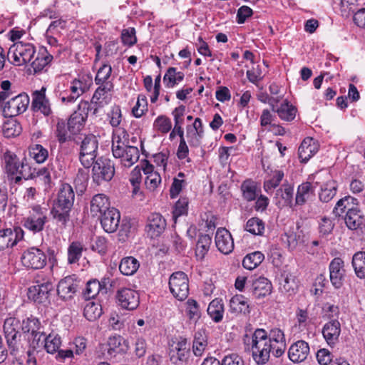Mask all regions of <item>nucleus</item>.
Masks as SVG:
<instances>
[{
  "mask_svg": "<svg viewBox=\"0 0 365 365\" xmlns=\"http://www.w3.org/2000/svg\"><path fill=\"white\" fill-rule=\"evenodd\" d=\"M73 207L53 202L51 214L56 224L61 228H66L71 220Z\"/></svg>",
  "mask_w": 365,
  "mask_h": 365,
  "instance_id": "ddd939ff",
  "label": "nucleus"
},
{
  "mask_svg": "<svg viewBox=\"0 0 365 365\" xmlns=\"http://www.w3.org/2000/svg\"><path fill=\"white\" fill-rule=\"evenodd\" d=\"M41 324L39 320L36 317H28L23 320L21 324V329L24 333L31 334L32 337V346L35 347L42 337V333L39 331Z\"/></svg>",
  "mask_w": 365,
  "mask_h": 365,
  "instance_id": "f3484780",
  "label": "nucleus"
},
{
  "mask_svg": "<svg viewBox=\"0 0 365 365\" xmlns=\"http://www.w3.org/2000/svg\"><path fill=\"white\" fill-rule=\"evenodd\" d=\"M20 123L15 119L7 120L3 124L2 131L6 138H13L19 135L21 132Z\"/></svg>",
  "mask_w": 365,
  "mask_h": 365,
  "instance_id": "8fccbe9b",
  "label": "nucleus"
},
{
  "mask_svg": "<svg viewBox=\"0 0 365 365\" xmlns=\"http://www.w3.org/2000/svg\"><path fill=\"white\" fill-rule=\"evenodd\" d=\"M169 287L174 297H187L189 285L187 275L183 272L173 273L169 279Z\"/></svg>",
  "mask_w": 365,
  "mask_h": 365,
  "instance_id": "9d476101",
  "label": "nucleus"
},
{
  "mask_svg": "<svg viewBox=\"0 0 365 365\" xmlns=\"http://www.w3.org/2000/svg\"><path fill=\"white\" fill-rule=\"evenodd\" d=\"M36 50L31 43L21 41L15 43L9 48L8 56L13 58L12 63L16 66H22L31 61Z\"/></svg>",
  "mask_w": 365,
  "mask_h": 365,
  "instance_id": "39448f33",
  "label": "nucleus"
},
{
  "mask_svg": "<svg viewBox=\"0 0 365 365\" xmlns=\"http://www.w3.org/2000/svg\"><path fill=\"white\" fill-rule=\"evenodd\" d=\"M92 169L93 181L100 185L103 182L110 181L115 173L113 163L108 158H99L94 160Z\"/></svg>",
  "mask_w": 365,
  "mask_h": 365,
  "instance_id": "423d86ee",
  "label": "nucleus"
},
{
  "mask_svg": "<svg viewBox=\"0 0 365 365\" xmlns=\"http://www.w3.org/2000/svg\"><path fill=\"white\" fill-rule=\"evenodd\" d=\"M98 87L96 90L92 97V103H95L100 107H103L109 103L111 100V92L113 89V83H106L98 84Z\"/></svg>",
  "mask_w": 365,
  "mask_h": 365,
  "instance_id": "a211bd4d",
  "label": "nucleus"
},
{
  "mask_svg": "<svg viewBox=\"0 0 365 365\" xmlns=\"http://www.w3.org/2000/svg\"><path fill=\"white\" fill-rule=\"evenodd\" d=\"M318 151V145L311 138H305L298 149L299 158L307 163Z\"/></svg>",
  "mask_w": 365,
  "mask_h": 365,
  "instance_id": "a878e982",
  "label": "nucleus"
},
{
  "mask_svg": "<svg viewBox=\"0 0 365 365\" xmlns=\"http://www.w3.org/2000/svg\"><path fill=\"white\" fill-rule=\"evenodd\" d=\"M272 285L265 277H259L253 283V294L255 297H267L272 292Z\"/></svg>",
  "mask_w": 365,
  "mask_h": 365,
  "instance_id": "e433bc0d",
  "label": "nucleus"
},
{
  "mask_svg": "<svg viewBox=\"0 0 365 365\" xmlns=\"http://www.w3.org/2000/svg\"><path fill=\"white\" fill-rule=\"evenodd\" d=\"M29 155L37 163H44L48 157V151L40 144H34L29 147Z\"/></svg>",
  "mask_w": 365,
  "mask_h": 365,
  "instance_id": "3c124183",
  "label": "nucleus"
},
{
  "mask_svg": "<svg viewBox=\"0 0 365 365\" xmlns=\"http://www.w3.org/2000/svg\"><path fill=\"white\" fill-rule=\"evenodd\" d=\"M284 177V174L282 170H276L273 171L270 179L264 182L263 187L264 190L268 193L271 192L280 184Z\"/></svg>",
  "mask_w": 365,
  "mask_h": 365,
  "instance_id": "603ef678",
  "label": "nucleus"
},
{
  "mask_svg": "<svg viewBox=\"0 0 365 365\" xmlns=\"http://www.w3.org/2000/svg\"><path fill=\"white\" fill-rule=\"evenodd\" d=\"M294 196L293 186L287 182L282 185V186L277 190L275 198L277 200V204L292 206Z\"/></svg>",
  "mask_w": 365,
  "mask_h": 365,
  "instance_id": "c85d7f7f",
  "label": "nucleus"
},
{
  "mask_svg": "<svg viewBox=\"0 0 365 365\" xmlns=\"http://www.w3.org/2000/svg\"><path fill=\"white\" fill-rule=\"evenodd\" d=\"M98 141L93 134L84 135L80 143L79 160L85 168H90L97 157Z\"/></svg>",
  "mask_w": 365,
  "mask_h": 365,
  "instance_id": "7ed1b4c3",
  "label": "nucleus"
},
{
  "mask_svg": "<svg viewBox=\"0 0 365 365\" xmlns=\"http://www.w3.org/2000/svg\"><path fill=\"white\" fill-rule=\"evenodd\" d=\"M144 174L146 175L145 185L150 191H154L161 182L160 174L154 170L153 165L148 161L143 168Z\"/></svg>",
  "mask_w": 365,
  "mask_h": 365,
  "instance_id": "cd10ccee",
  "label": "nucleus"
},
{
  "mask_svg": "<svg viewBox=\"0 0 365 365\" xmlns=\"http://www.w3.org/2000/svg\"><path fill=\"white\" fill-rule=\"evenodd\" d=\"M83 245L78 241L72 242L67 250L68 264L78 263L83 255Z\"/></svg>",
  "mask_w": 365,
  "mask_h": 365,
  "instance_id": "79ce46f5",
  "label": "nucleus"
},
{
  "mask_svg": "<svg viewBox=\"0 0 365 365\" xmlns=\"http://www.w3.org/2000/svg\"><path fill=\"white\" fill-rule=\"evenodd\" d=\"M115 303L123 309H135L140 304L139 298H115Z\"/></svg>",
  "mask_w": 365,
  "mask_h": 365,
  "instance_id": "69168bd1",
  "label": "nucleus"
},
{
  "mask_svg": "<svg viewBox=\"0 0 365 365\" xmlns=\"http://www.w3.org/2000/svg\"><path fill=\"white\" fill-rule=\"evenodd\" d=\"M329 270L332 286L336 289H339L343 285L346 274L344 260L341 257L334 258L329 264Z\"/></svg>",
  "mask_w": 365,
  "mask_h": 365,
  "instance_id": "9b49d317",
  "label": "nucleus"
},
{
  "mask_svg": "<svg viewBox=\"0 0 365 365\" xmlns=\"http://www.w3.org/2000/svg\"><path fill=\"white\" fill-rule=\"evenodd\" d=\"M86 120L83 117L80 116L78 113L73 112L68 120V129L71 134L78 133L83 128Z\"/></svg>",
  "mask_w": 365,
  "mask_h": 365,
  "instance_id": "09e8293b",
  "label": "nucleus"
},
{
  "mask_svg": "<svg viewBox=\"0 0 365 365\" xmlns=\"http://www.w3.org/2000/svg\"><path fill=\"white\" fill-rule=\"evenodd\" d=\"M108 351L115 353H125L128 350V342L120 335H113L108 338L107 341Z\"/></svg>",
  "mask_w": 365,
  "mask_h": 365,
  "instance_id": "72a5a7b5",
  "label": "nucleus"
},
{
  "mask_svg": "<svg viewBox=\"0 0 365 365\" xmlns=\"http://www.w3.org/2000/svg\"><path fill=\"white\" fill-rule=\"evenodd\" d=\"M207 346V339L204 329L195 332L192 344V351L196 356H201Z\"/></svg>",
  "mask_w": 365,
  "mask_h": 365,
  "instance_id": "f704fd0d",
  "label": "nucleus"
},
{
  "mask_svg": "<svg viewBox=\"0 0 365 365\" xmlns=\"http://www.w3.org/2000/svg\"><path fill=\"white\" fill-rule=\"evenodd\" d=\"M189 354V344L187 339L180 337L173 341L170 346V355L171 359L183 361Z\"/></svg>",
  "mask_w": 365,
  "mask_h": 365,
  "instance_id": "4be33fe9",
  "label": "nucleus"
},
{
  "mask_svg": "<svg viewBox=\"0 0 365 365\" xmlns=\"http://www.w3.org/2000/svg\"><path fill=\"white\" fill-rule=\"evenodd\" d=\"M245 343L251 350L252 358L257 364H266L271 353L279 357L286 350L284 334L277 328L271 329L269 334L263 329H257L250 338L246 337Z\"/></svg>",
  "mask_w": 365,
  "mask_h": 365,
  "instance_id": "f257e3e1",
  "label": "nucleus"
},
{
  "mask_svg": "<svg viewBox=\"0 0 365 365\" xmlns=\"http://www.w3.org/2000/svg\"><path fill=\"white\" fill-rule=\"evenodd\" d=\"M207 313L214 322H221L224 316V304L222 299L215 298L208 306Z\"/></svg>",
  "mask_w": 365,
  "mask_h": 365,
  "instance_id": "58836bf2",
  "label": "nucleus"
},
{
  "mask_svg": "<svg viewBox=\"0 0 365 365\" xmlns=\"http://www.w3.org/2000/svg\"><path fill=\"white\" fill-rule=\"evenodd\" d=\"M215 245L218 250L225 254H230L234 249V242L230 232L225 228H218L215 235Z\"/></svg>",
  "mask_w": 365,
  "mask_h": 365,
  "instance_id": "dca6fc26",
  "label": "nucleus"
},
{
  "mask_svg": "<svg viewBox=\"0 0 365 365\" xmlns=\"http://www.w3.org/2000/svg\"><path fill=\"white\" fill-rule=\"evenodd\" d=\"M120 214L119 211L111 207L110 210L101 215V224L105 232L113 233L119 226Z\"/></svg>",
  "mask_w": 365,
  "mask_h": 365,
  "instance_id": "2eb2a0df",
  "label": "nucleus"
},
{
  "mask_svg": "<svg viewBox=\"0 0 365 365\" xmlns=\"http://www.w3.org/2000/svg\"><path fill=\"white\" fill-rule=\"evenodd\" d=\"M241 191L245 200H255L257 196L256 182L250 179L245 180L241 185Z\"/></svg>",
  "mask_w": 365,
  "mask_h": 365,
  "instance_id": "49530a36",
  "label": "nucleus"
},
{
  "mask_svg": "<svg viewBox=\"0 0 365 365\" xmlns=\"http://www.w3.org/2000/svg\"><path fill=\"white\" fill-rule=\"evenodd\" d=\"M19 174L12 176H8L9 179L12 180L15 184H19L21 180L32 179L35 178V174L31 172L30 166L24 163H21V169L18 172Z\"/></svg>",
  "mask_w": 365,
  "mask_h": 365,
  "instance_id": "5fc2aeb1",
  "label": "nucleus"
},
{
  "mask_svg": "<svg viewBox=\"0 0 365 365\" xmlns=\"http://www.w3.org/2000/svg\"><path fill=\"white\" fill-rule=\"evenodd\" d=\"M46 222V210L37 205L32 207L29 216L24 219V226L36 233L43 230Z\"/></svg>",
  "mask_w": 365,
  "mask_h": 365,
  "instance_id": "0eeeda50",
  "label": "nucleus"
},
{
  "mask_svg": "<svg viewBox=\"0 0 365 365\" xmlns=\"http://www.w3.org/2000/svg\"><path fill=\"white\" fill-rule=\"evenodd\" d=\"M297 112V108L285 99L274 113H277L281 120L289 122L295 118Z\"/></svg>",
  "mask_w": 365,
  "mask_h": 365,
  "instance_id": "473e14b6",
  "label": "nucleus"
},
{
  "mask_svg": "<svg viewBox=\"0 0 365 365\" xmlns=\"http://www.w3.org/2000/svg\"><path fill=\"white\" fill-rule=\"evenodd\" d=\"M29 103V98L27 94L22 93L14 97H11L1 107L5 117H14L24 113Z\"/></svg>",
  "mask_w": 365,
  "mask_h": 365,
  "instance_id": "6e6552de",
  "label": "nucleus"
},
{
  "mask_svg": "<svg viewBox=\"0 0 365 365\" xmlns=\"http://www.w3.org/2000/svg\"><path fill=\"white\" fill-rule=\"evenodd\" d=\"M188 200L186 197L180 198L175 205L173 217L175 220L178 217L187 215V213Z\"/></svg>",
  "mask_w": 365,
  "mask_h": 365,
  "instance_id": "0e129e2a",
  "label": "nucleus"
},
{
  "mask_svg": "<svg viewBox=\"0 0 365 365\" xmlns=\"http://www.w3.org/2000/svg\"><path fill=\"white\" fill-rule=\"evenodd\" d=\"M148 110V101L145 96L140 95L136 104L132 109V113L135 118H140Z\"/></svg>",
  "mask_w": 365,
  "mask_h": 365,
  "instance_id": "e2e57ef3",
  "label": "nucleus"
},
{
  "mask_svg": "<svg viewBox=\"0 0 365 365\" xmlns=\"http://www.w3.org/2000/svg\"><path fill=\"white\" fill-rule=\"evenodd\" d=\"M109 278H103L101 280L92 279L87 282L86 288L83 291L84 295L88 297H97L106 295L108 292Z\"/></svg>",
  "mask_w": 365,
  "mask_h": 365,
  "instance_id": "4468645a",
  "label": "nucleus"
},
{
  "mask_svg": "<svg viewBox=\"0 0 365 365\" xmlns=\"http://www.w3.org/2000/svg\"><path fill=\"white\" fill-rule=\"evenodd\" d=\"M341 333V325L337 320H332L326 323L322 329V334L327 344L334 345Z\"/></svg>",
  "mask_w": 365,
  "mask_h": 365,
  "instance_id": "5701e85b",
  "label": "nucleus"
},
{
  "mask_svg": "<svg viewBox=\"0 0 365 365\" xmlns=\"http://www.w3.org/2000/svg\"><path fill=\"white\" fill-rule=\"evenodd\" d=\"M74 200L75 192L72 186L68 183H63L61 185L57 192L56 197L53 200V202L61 205L73 207Z\"/></svg>",
  "mask_w": 365,
  "mask_h": 365,
  "instance_id": "393cba45",
  "label": "nucleus"
},
{
  "mask_svg": "<svg viewBox=\"0 0 365 365\" xmlns=\"http://www.w3.org/2000/svg\"><path fill=\"white\" fill-rule=\"evenodd\" d=\"M212 238L209 235H200L198 237L196 247L195 257L197 260H202L209 251Z\"/></svg>",
  "mask_w": 365,
  "mask_h": 365,
  "instance_id": "4c0bfd02",
  "label": "nucleus"
},
{
  "mask_svg": "<svg viewBox=\"0 0 365 365\" xmlns=\"http://www.w3.org/2000/svg\"><path fill=\"white\" fill-rule=\"evenodd\" d=\"M186 314L190 321L196 322L200 317V310L197 302L192 299L186 303Z\"/></svg>",
  "mask_w": 365,
  "mask_h": 365,
  "instance_id": "bf43d9fd",
  "label": "nucleus"
},
{
  "mask_svg": "<svg viewBox=\"0 0 365 365\" xmlns=\"http://www.w3.org/2000/svg\"><path fill=\"white\" fill-rule=\"evenodd\" d=\"M44 348L48 353L57 352L61 345V337L56 334H50L44 339Z\"/></svg>",
  "mask_w": 365,
  "mask_h": 365,
  "instance_id": "864d4df0",
  "label": "nucleus"
},
{
  "mask_svg": "<svg viewBox=\"0 0 365 365\" xmlns=\"http://www.w3.org/2000/svg\"><path fill=\"white\" fill-rule=\"evenodd\" d=\"M153 126L158 131L167 133L172 128V123L170 118L165 115H160L155 120Z\"/></svg>",
  "mask_w": 365,
  "mask_h": 365,
  "instance_id": "680f3d73",
  "label": "nucleus"
},
{
  "mask_svg": "<svg viewBox=\"0 0 365 365\" xmlns=\"http://www.w3.org/2000/svg\"><path fill=\"white\" fill-rule=\"evenodd\" d=\"M112 153L115 158L120 160V163L125 168H130L139 159L140 154L136 146L125 144V140L116 134L113 135Z\"/></svg>",
  "mask_w": 365,
  "mask_h": 365,
  "instance_id": "f03ea898",
  "label": "nucleus"
},
{
  "mask_svg": "<svg viewBox=\"0 0 365 365\" xmlns=\"http://www.w3.org/2000/svg\"><path fill=\"white\" fill-rule=\"evenodd\" d=\"M140 267V263L137 259L133 257H126L121 259L119 264V270L126 276L134 274Z\"/></svg>",
  "mask_w": 365,
  "mask_h": 365,
  "instance_id": "ea45409f",
  "label": "nucleus"
},
{
  "mask_svg": "<svg viewBox=\"0 0 365 365\" xmlns=\"http://www.w3.org/2000/svg\"><path fill=\"white\" fill-rule=\"evenodd\" d=\"M54 134L60 144L66 143L69 139L68 135V125L66 126L65 121L63 119H59L56 123Z\"/></svg>",
  "mask_w": 365,
  "mask_h": 365,
  "instance_id": "13d9d810",
  "label": "nucleus"
},
{
  "mask_svg": "<svg viewBox=\"0 0 365 365\" xmlns=\"http://www.w3.org/2000/svg\"><path fill=\"white\" fill-rule=\"evenodd\" d=\"M358 208H359L358 199L346 195L337 201L333 209V213L336 217H340Z\"/></svg>",
  "mask_w": 365,
  "mask_h": 365,
  "instance_id": "aec40b11",
  "label": "nucleus"
},
{
  "mask_svg": "<svg viewBox=\"0 0 365 365\" xmlns=\"http://www.w3.org/2000/svg\"><path fill=\"white\" fill-rule=\"evenodd\" d=\"M351 264L356 277L365 279V252H356L352 257Z\"/></svg>",
  "mask_w": 365,
  "mask_h": 365,
  "instance_id": "a19ab883",
  "label": "nucleus"
},
{
  "mask_svg": "<svg viewBox=\"0 0 365 365\" xmlns=\"http://www.w3.org/2000/svg\"><path fill=\"white\" fill-rule=\"evenodd\" d=\"M130 182L133 187V193L136 195L139 191L140 184L141 182V170L136 166L131 172Z\"/></svg>",
  "mask_w": 365,
  "mask_h": 365,
  "instance_id": "338daca9",
  "label": "nucleus"
},
{
  "mask_svg": "<svg viewBox=\"0 0 365 365\" xmlns=\"http://www.w3.org/2000/svg\"><path fill=\"white\" fill-rule=\"evenodd\" d=\"M264 259V255L259 251L247 254L242 260V266L248 270H252L258 267Z\"/></svg>",
  "mask_w": 365,
  "mask_h": 365,
  "instance_id": "37998d69",
  "label": "nucleus"
},
{
  "mask_svg": "<svg viewBox=\"0 0 365 365\" xmlns=\"http://www.w3.org/2000/svg\"><path fill=\"white\" fill-rule=\"evenodd\" d=\"M245 230L254 235L262 236L265 230L264 222L258 217H252L247 220Z\"/></svg>",
  "mask_w": 365,
  "mask_h": 365,
  "instance_id": "de8ad7c7",
  "label": "nucleus"
},
{
  "mask_svg": "<svg viewBox=\"0 0 365 365\" xmlns=\"http://www.w3.org/2000/svg\"><path fill=\"white\" fill-rule=\"evenodd\" d=\"M184 76L185 75L182 72L177 71V69L174 67H170L163 77V81L166 87L173 88L181 82Z\"/></svg>",
  "mask_w": 365,
  "mask_h": 365,
  "instance_id": "c03bdc74",
  "label": "nucleus"
},
{
  "mask_svg": "<svg viewBox=\"0 0 365 365\" xmlns=\"http://www.w3.org/2000/svg\"><path fill=\"white\" fill-rule=\"evenodd\" d=\"M110 202L104 194H97L91 201V213L93 216H98L110 210Z\"/></svg>",
  "mask_w": 365,
  "mask_h": 365,
  "instance_id": "bb28decb",
  "label": "nucleus"
},
{
  "mask_svg": "<svg viewBox=\"0 0 365 365\" xmlns=\"http://www.w3.org/2000/svg\"><path fill=\"white\" fill-rule=\"evenodd\" d=\"M21 259L24 267L39 269L46 266L47 257L41 250L33 247L23 252Z\"/></svg>",
  "mask_w": 365,
  "mask_h": 365,
  "instance_id": "1a4fd4ad",
  "label": "nucleus"
},
{
  "mask_svg": "<svg viewBox=\"0 0 365 365\" xmlns=\"http://www.w3.org/2000/svg\"><path fill=\"white\" fill-rule=\"evenodd\" d=\"M55 289L52 283L46 282L31 286L28 289V297H43L54 294Z\"/></svg>",
  "mask_w": 365,
  "mask_h": 365,
  "instance_id": "c9c22d12",
  "label": "nucleus"
},
{
  "mask_svg": "<svg viewBox=\"0 0 365 365\" xmlns=\"http://www.w3.org/2000/svg\"><path fill=\"white\" fill-rule=\"evenodd\" d=\"M76 287L77 285L73 282L61 280L58 284L56 292L58 297H64L66 294H70L69 297H71V294H76Z\"/></svg>",
  "mask_w": 365,
  "mask_h": 365,
  "instance_id": "052dcab7",
  "label": "nucleus"
},
{
  "mask_svg": "<svg viewBox=\"0 0 365 365\" xmlns=\"http://www.w3.org/2000/svg\"><path fill=\"white\" fill-rule=\"evenodd\" d=\"M111 72L112 68L110 65H102L96 73L95 78L96 84L104 85L106 83H112V81L109 80L111 76Z\"/></svg>",
  "mask_w": 365,
  "mask_h": 365,
  "instance_id": "4d7b16f0",
  "label": "nucleus"
},
{
  "mask_svg": "<svg viewBox=\"0 0 365 365\" xmlns=\"http://www.w3.org/2000/svg\"><path fill=\"white\" fill-rule=\"evenodd\" d=\"M314 195V189L309 182L299 185L295 197V205H304L312 196Z\"/></svg>",
  "mask_w": 365,
  "mask_h": 365,
  "instance_id": "7c9ffc66",
  "label": "nucleus"
},
{
  "mask_svg": "<svg viewBox=\"0 0 365 365\" xmlns=\"http://www.w3.org/2000/svg\"><path fill=\"white\" fill-rule=\"evenodd\" d=\"M250 305L245 298H231L230 300V311L235 314L250 312Z\"/></svg>",
  "mask_w": 365,
  "mask_h": 365,
  "instance_id": "a18cd8bd",
  "label": "nucleus"
},
{
  "mask_svg": "<svg viewBox=\"0 0 365 365\" xmlns=\"http://www.w3.org/2000/svg\"><path fill=\"white\" fill-rule=\"evenodd\" d=\"M309 353V344L305 341L299 340L290 346L288 356L292 361L299 363L307 359Z\"/></svg>",
  "mask_w": 365,
  "mask_h": 365,
  "instance_id": "6ab92c4d",
  "label": "nucleus"
},
{
  "mask_svg": "<svg viewBox=\"0 0 365 365\" xmlns=\"http://www.w3.org/2000/svg\"><path fill=\"white\" fill-rule=\"evenodd\" d=\"M14 235L11 229L0 230V250L16 245Z\"/></svg>",
  "mask_w": 365,
  "mask_h": 365,
  "instance_id": "6e6d98bb",
  "label": "nucleus"
},
{
  "mask_svg": "<svg viewBox=\"0 0 365 365\" xmlns=\"http://www.w3.org/2000/svg\"><path fill=\"white\" fill-rule=\"evenodd\" d=\"M21 328L20 321L15 317H9L4 321V331L11 354L19 351L22 347L19 332Z\"/></svg>",
  "mask_w": 365,
  "mask_h": 365,
  "instance_id": "20e7f679",
  "label": "nucleus"
},
{
  "mask_svg": "<svg viewBox=\"0 0 365 365\" xmlns=\"http://www.w3.org/2000/svg\"><path fill=\"white\" fill-rule=\"evenodd\" d=\"M338 185L336 180H329L323 183L319 193V198L323 202H328L336 195Z\"/></svg>",
  "mask_w": 365,
  "mask_h": 365,
  "instance_id": "2f4dec72",
  "label": "nucleus"
},
{
  "mask_svg": "<svg viewBox=\"0 0 365 365\" xmlns=\"http://www.w3.org/2000/svg\"><path fill=\"white\" fill-rule=\"evenodd\" d=\"M103 313L102 307L96 298H86L84 304L83 315L89 321H95Z\"/></svg>",
  "mask_w": 365,
  "mask_h": 365,
  "instance_id": "b1692460",
  "label": "nucleus"
},
{
  "mask_svg": "<svg viewBox=\"0 0 365 365\" xmlns=\"http://www.w3.org/2000/svg\"><path fill=\"white\" fill-rule=\"evenodd\" d=\"M300 227L299 223L297 222L295 227H291L282 236V240L291 251L294 250L298 245L303 242L302 230Z\"/></svg>",
  "mask_w": 365,
  "mask_h": 365,
  "instance_id": "412c9836",
  "label": "nucleus"
},
{
  "mask_svg": "<svg viewBox=\"0 0 365 365\" xmlns=\"http://www.w3.org/2000/svg\"><path fill=\"white\" fill-rule=\"evenodd\" d=\"M166 227V221L159 213H151L147 219L145 230L150 238L159 237Z\"/></svg>",
  "mask_w": 365,
  "mask_h": 365,
  "instance_id": "f8f14e48",
  "label": "nucleus"
},
{
  "mask_svg": "<svg viewBox=\"0 0 365 365\" xmlns=\"http://www.w3.org/2000/svg\"><path fill=\"white\" fill-rule=\"evenodd\" d=\"M220 365H245L242 358L237 354H230L224 356Z\"/></svg>",
  "mask_w": 365,
  "mask_h": 365,
  "instance_id": "774afa93",
  "label": "nucleus"
},
{
  "mask_svg": "<svg viewBox=\"0 0 365 365\" xmlns=\"http://www.w3.org/2000/svg\"><path fill=\"white\" fill-rule=\"evenodd\" d=\"M4 170L8 176L17 175L21 169V163L17 155L10 151H7L4 155Z\"/></svg>",
  "mask_w": 365,
  "mask_h": 365,
  "instance_id": "c756f323",
  "label": "nucleus"
}]
</instances>
